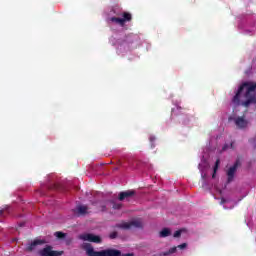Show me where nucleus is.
I'll list each match as a JSON object with an SVG mask.
<instances>
[{"mask_svg": "<svg viewBox=\"0 0 256 256\" xmlns=\"http://www.w3.org/2000/svg\"><path fill=\"white\" fill-rule=\"evenodd\" d=\"M256 82H244L242 83L236 94L232 98V103L236 107L242 105V107H250L256 105Z\"/></svg>", "mask_w": 256, "mask_h": 256, "instance_id": "1", "label": "nucleus"}, {"mask_svg": "<svg viewBox=\"0 0 256 256\" xmlns=\"http://www.w3.org/2000/svg\"><path fill=\"white\" fill-rule=\"evenodd\" d=\"M84 249L88 256H134L133 253L121 254L120 250L109 248L102 251H95L91 244H85Z\"/></svg>", "mask_w": 256, "mask_h": 256, "instance_id": "2", "label": "nucleus"}, {"mask_svg": "<svg viewBox=\"0 0 256 256\" xmlns=\"http://www.w3.org/2000/svg\"><path fill=\"white\" fill-rule=\"evenodd\" d=\"M116 227L118 229H124L125 231H129V229H141L143 227V223L140 220H134L130 222H122L117 224Z\"/></svg>", "mask_w": 256, "mask_h": 256, "instance_id": "3", "label": "nucleus"}, {"mask_svg": "<svg viewBox=\"0 0 256 256\" xmlns=\"http://www.w3.org/2000/svg\"><path fill=\"white\" fill-rule=\"evenodd\" d=\"M65 253L64 251L53 250V246L46 245L45 248L38 251L40 256H61Z\"/></svg>", "mask_w": 256, "mask_h": 256, "instance_id": "4", "label": "nucleus"}, {"mask_svg": "<svg viewBox=\"0 0 256 256\" xmlns=\"http://www.w3.org/2000/svg\"><path fill=\"white\" fill-rule=\"evenodd\" d=\"M79 239H81L82 241H89L90 243H102L103 241L101 239V236L94 235L91 233L81 234L79 236Z\"/></svg>", "mask_w": 256, "mask_h": 256, "instance_id": "5", "label": "nucleus"}, {"mask_svg": "<svg viewBox=\"0 0 256 256\" xmlns=\"http://www.w3.org/2000/svg\"><path fill=\"white\" fill-rule=\"evenodd\" d=\"M239 168V160H237L233 166H231L227 172V183H233V179H235V173H237V169Z\"/></svg>", "mask_w": 256, "mask_h": 256, "instance_id": "6", "label": "nucleus"}, {"mask_svg": "<svg viewBox=\"0 0 256 256\" xmlns=\"http://www.w3.org/2000/svg\"><path fill=\"white\" fill-rule=\"evenodd\" d=\"M234 123L238 129H247V125H249V121L245 120L243 116L234 118Z\"/></svg>", "mask_w": 256, "mask_h": 256, "instance_id": "7", "label": "nucleus"}, {"mask_svg": "<svg viewBox=\"0 0 256 256\" xmlns=\"http://www.w3.org/2000/svg\"><path fill=\"white\" fill-rule=\"evenodd\" d=\"M45 243H47L45 240L35 239L34 241H32L30 244L27 245L26 251L31 253V251H34L37 245H45Z\"/></svg>", "mask_w": 256, "mask_h": 256, "instance_id": "8", "label": "nucleus"}, {"mask_svg": "<svg viewBox=\"0 0 256 256\" xmlns=\"http://www.w3.org/2000/svg\"><path fill=\"white\" fill-rule=\"evenodd\" d=\"M137 192L135 190H127L119 193L118 199L119 201H125V199H129V197H133Z\"/></svg>", "mask_w": 256, "mask_h": 256, "instance_id": "9", "label": "nucleus"}, {"mask_svg": "<svg viewBox=\"0 0 256 256\" xmlns=\"http://www.w3.org/2000/svg\"><path fill=\"white\" fill-rule=\"evenodd\" d=\"M76 213L77 215H87V213H89V207L85 206V205H78L76 207Z\"/></svg>", "mask_w": 256, "mask_h": 256, "instance_id": "10", "label": "nucleus"}, {"mask_svg": "<svg viewBox=\"0 0 256 256\" xmlns=\"http://www.w3.org/2000/svg\"><path fill=\"white\" fill-rule=\"evenodd\" d=\"M122 17L123 18H121V19L123 21V25H125V23H127L133 19V16L129 12H123Z\"/></svg>", "mask_w": 256, "mask_h": 256, "instance_id": "11", "label": "nucleus"}, {"mask_svg": "<svg viewBox=\"0 0 256 256\" xmlns=\"http://www.w3.org/2000/svg\"><path fill=\"white\" fill-rule=\"evenodd\" d=\"M169 235H171V229L169 228H163L159 233V237L161 238L169 237Z\"/></svg>", "mask_w": 256, "mask_h": 256, "instance_id": "12", "label": "nucleus"}, {"mask_svg": "<svg viewBox=\"0 0 256 256\" xmlns=\"http://www.w3.org/2000/svg\"><path fill=\"white\" fill-rule=\"evenodd\" d=\"M110 21H112V23H117L118 25H121V27H123V25H124L122 18L111 17Z\"/></svg>", "mask_w": 256, "mask_h": 256, "instance_id": "13", "label": "nucleus"}, {"mask_svg": "<svg viewBox=\"0 0 256 256\" xmlns=\"http://www.w3.org/2000/svg\"><path fill=\"white\" fill-rule=\"evenodd\" d=\"M173 253H177V246H174L170 248L168 251L163 252V255L169 256V255H173Z\"/></svg>", "mask_w": 256, "mask_h": 256, "instance_id": "14", "label": "nucleus"}, {"mask_svg": "<svg viewBox=\"0 0 256 256\" xmlns=\"http://www.w3.org/2000/svg\"><path fill=\"white\" fill-rule=\"evenodd\" d=\"M55 237H57V239H65L67 237V234L61 232V231H57L54 233Z\"/></svg>", "mask_w": 256, "mask_h": 256, "instance_id": "15", "label": "nucleus"}, {"mask_svg": "<svg viewBox=\"0 0 256 256\" xmlns=\"http://www.w3.org/2000/svg\"><path fill=\"white\" fill-rule=\"evenodd\" d=\"M219 163H221V161L219 159H217L215 162V166H214V173L212 175L213 179H215V173H217V170L219 169Z\"/></svg>", "mask_w": 256, "mask_h": 256, "instance_id": "16", "label": "nucleus"}, {"mask_svg": "<svg viewBox=\"0 0 256 256\" xmlns=\"http://www.w3.org/2000/svg\"><path fill=\"white\" fill-rule=\"evenodd\" d=\"M5 213H6V215L9 214V208L8 207H4V208L0 209V217H5Z\"/></svg>", "mask_w": 256, "mask_h": 256, "instance_id": "17", "label": "nucleus"}, {"mask_svg": "<svg viewBox=\"0 0 256 256\" xmlns=\"http://www.w3.org/2000/svg\"><path fill=\"white\" fill-rule=\"evenodd\" d=\"M121 207H123V204L113 202V206H112L113 209H121Z\"/></svg>", "mask_w": 256, "mask_h": 256, "instance_id": "18", "label": "nucleus"}, {"mask_svg": "<svg viewBox=\"0 0 256 256\" xmlns=\"http://www.w3.org/2000/svg\"><path fill=\"white\" fill-rule=\"evenodd\" d=\"M181 233H182V231H181V230H178V231H176V232L174 233L173 237H174L175 239H177V238L181 237Z\"/></svg>", "mask_w": 256, "mask_h": 256, "instance_id": "19", "label": "nucleus"}, {"mask_svg": "<svg viewBox=\"0 0 256 256\" xmlns=\"http://www.w3.org/2000/svg\"><path fill=\"white\" fill-rule=\"evenodd\" d=\"M117 235H118L117 231H114V232L110 233L109 237L111 239H117Z\"/></svg>", "mask_w": 256, "mask_h": 256, "instance_id": "20", "label": "nucleus"}, {"mask_svg": "<svg viewBox=\"0 0 256 256\" xmlns=\"http://www.w3.org/2000/svg\"><path fill=\"white\" fill-rule=\"evenodd\" d=\"M177 249H187V243H182L177 246Z\"/></svg>", "mask_w": 256, "mask_h": 256, "instance_id": "21", "label": "nucleus"}, {"mask_svg": "<svg viewBox=\"0 0 256 256\" xmlns=\"http://www.w3.org/2000/svg\"><path fill=\"white\" fill-rule=\"evenodd\" d=\"M227 149H229V145L225 144L222 148L223 151H227Z\"/></svg>", "mask_w": 256, "mask_h": 256, "instance_id": "22", "label": "nucleus"}, {"mask_svg": "<svg viewBox=\"0 0 256 256\" xmlns=\"http://www.w3.org/2000/svg\"><path fill=\"white\" fill-rule=\"evenodd\" d=\"M117 165L118 167H123V162H121V160H118Z\"/></svg>", "mask_w": 256, "mask_h": 256, "instance_id": "23", "label": "nucleus"}, {"mask_svg": "<svg viewBox=\"0 0 256 256\" xmlns=\"http://www.w3.org/2000/svg\"><path fill=\"white\" fill-rule=\"evenodd\" d=\"M256 142V137L252 140H250V143H255ZM254 148L256 149V144H254Z\"/></svg>", "mask_w": 256, "mask_h": 256, "instance_id": "24", "label": "nucleus"}, {"mask_svg": "<svg viewBox=\"0 0 256 256\" xmlns=\"http://www.w3.org/2000/svg\"><path fill=\"white\" fill-rule=\"evenodd\" d=\"M149 139H150L151 143H153V141H155V137L154 136H151Z\"/></svg>", "mask_w": 256, "mask_h": 256, "instance_id": "25", "label": "nucleus"}, {"mask_svg": "<svg viewBox=\"0 0 256 256\" xmlns=\"http://www.w3.org/2000/svg\"><path fill=\"white\" fill-rule=\"evenodd\" d=\"M118 170H119V167L114 168V171H118Z\"/></svg>", "mask_w": 256, "mask_h": 256, "instance_id": "26", "label": "nucleus"}, {"mask_svg": "<svg viewBox=\"0 0 256 256\" xmlns=\"http://www.w3.org/2000/svg\"><path fill=\"white\" fill-rule=\"evenodd\" d=\"M231 149H233V143L230 144Z\"/></svg>", "mask_w": 256, "mask_h": 256, "instance_id": "27", "label": "nucleus"}, {"mask_svg": "<svg viewBox=\"0 0 256 256\" xmlns=\"http://www.w3.org/2000/svg\"><path fill=\"white\" fill-rule=\"evenodd\" d=\"M221 203H225V199H222Z\"/></svg>", "mask_w": 256, "mask_h": 256, "instance_id": "28", "label": "nucleus"}, {"mask_svg": "<svg viewBox=\"0 0 256 256\" xmlns=\"http://www.w3.org/2000/svg\"><path fill=\"white\" fill-rule=\"evenodd\" d=\"M106 209V207L105 206H103V210H105Z\"/></svg>", "mask_w": 256, "mask_h": 256, "instance_id": "29", "label": "nucleus"}]
</instances>
